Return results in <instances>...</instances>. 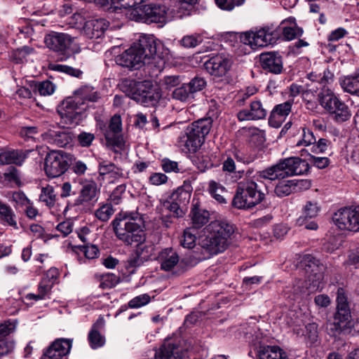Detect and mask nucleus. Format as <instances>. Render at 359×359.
<instances>
[{
  "label": "nucleus",
  "mask_w": 359,
  "mask_h": 359,
  "mask_svg": "<svg viewBox=\"0 0 359 359\" xmlns=\"http://www.w3.org/2000/svg\"><path fill=\"white\" fill-rule=\"evenodd\" d=\"M192 227L186 228L182 236L180 238V245L184 248L188 249L189 251H193L194 250H197V248L200 246V242L198 245H196V236L195 231Z\"/></svg>",
  "instance_id": "nucleus-34"
},
{
  "label": "nucleus",
  "mask_w": 359,
  "mask_h": 359,
  "mask_svg": "<svg viewBox=\"0 0 359 359\" xmlns=\"http://www.w3.org/2000/svg\"><path fill=\"white\" fill-rule=\"evenodd\" d=\"M203 37L201 34L184 36L181 40V44L185 48H194L201 43Z\"/></svg>",
  "instance_id": "nucleus-52"
},
{
  "label": "nucleus",
  "mask_w": 359,
  "mask_h": 359,
  "mask_svg": "<svg viewBox=\"0 0 359 359\" xmlns=\"http://www.w3.org/2000/svg\"><path fill=\"white\" fill-rule=\"evenodd\" d=\"M114 233L127 245H135L128 264L138 267L147 261L151 255L150 246L145 244L146 232L144 220L137 211L121 210L114 219Z\"/></svg>",
  "instance_id": "nucleus-1"
},
{
  "label": "nucleus",
  "mask_w": 359,
  "mask_h": 359,
  "mask_svg": "<svg viewBox=\"0 0 359 359\" xmlns=\"http://www.w3.org/2000/svg\"><path fill=\"white\" fill-rule=\"evenodd\" d=\"M353 208L345 207L338 210L332 216L334 224L340 230L353 232Z\"/></svg>",
  "instance_id": "nucleus-25"
},
{
  "label": "nucleus",
  "mask_w": 359,
  "mask_h": 359,
  "mask_svg": "<svg viewBox=\"0 0 359 359\" xmlns=\"http://www.w3.org/2000/svg\"><path fill=\"white\" fill-rule=\"evenodd\" d=\"M151 297L148 294H143L133 298L129 301L128 305H122L116 312L114 317H117L121 313L126 311L128 308L137 309L149 303Z\"/></svg>",
  "instance_id": "nucleus-37"
},
{
  "label": "nucleus",
  "mask_w": 359,
  "mask_h": 359,
  "mask_svg": "<svg viewBox=\"0 0 359 359\" xmlns=\"http://www.w3.org/2000/svg\"><path fill=\"white\" fill-rule=\"evenodd\" d=\"M267 115V111L263 107L259 100L250 102V109H243L237 113V118L240 121H257L264 119Z\"/></svg>",
  "instance_id": "nucleus-23"
},
{
  "label": "nucleus",
  "mask_w": 359,
  "mask_h": 359,
  "mask_svg": "<svg viewBox=\"0 0 359 359\" xmlns=\"http://www.w3.org/2000/svg\"><path fill=\"white\" fill-rule=\"evenodd\" d=\"M44 41L48 48L61 56V61L67 59L74 52L72 48L74 38L68 34L52 32L46 36Z\"/></svg>",
  "instance_id": "nucleus-14"
},
{
  "label": "nucleus",
  "mask_w": 359,
  "mask_h": 359,
  "mask_svg": "<svg viewBox=\"0 0 359 359\" xmlns=\"http://www.w3.org/2000/svg\"><path fill=\"white\" fill-rule=\"evenodd\" d=\"M14 346V344L7 339H0V357L10 353Z\"/></svg>",
  "instance_id": "nucleus-63"
},
{
  "label": "nucleus",
  "mask_w": 359,
  "mask_h": 359,
  "mask_svg": "<svg viewBox=\"0 0 359 359\" xmlns=\"http://www.w3.org/2000/svg\"><path fill=\"white\" fill-rule=\"evenodd\" d=\"M281 31L284 39L287 41H291L299 37L304 32L303 29L297 26L285 27L281 28Z\"/></svg>",
  "instance_id": "nucleus-45"
},
{
  "label": "nucleus",
  "mask_w": 359,
  "mask_h": 359,
  "mask_svg": "<svg viewBox=\"0 0 359 359\" xmlns=\"http://www.w3.org/2000/svg\"><path fill=\"white\" fill-rule=\"evenodd\" d=\"M266 141L265 134L263 130L255 128L252 130L249 137V142L256 147H261Z\"/></svg>",
  "instance_id": "nucleus-46"
},
{
  "label": "nucleus",
  "mask_w": 359,
  "mask_h": 359,
  "mask_svg": "<svg viewBox=\"0 0 359 359\" xmlns=\"http://www.w3.org/2000/svg\"><path fill=\"white\" fill-rule=\"evenodd\" d=\"M48 69L49 70L60 72L76 78H81L83 75V72L81 69L65 65L50 63Z\"/></svg>",
  "instance_id": "nucleus-39"
},
{
  "label": "nucleus",
  "mask_w": 359,
  "mask_h": 359,
  "mask_svg": "<svg viewBox=\"0 0 359 359\" xmlns=\"http://www.w3.org/2000/svg\"><path fill=\"white\" fill-rule=\"evenodd\" d=\"M233 154L238 162H241L244 164H249L257 158L256 154L239 149H235Z\"/></svg>",
  "instance_id": "nucleus-50"
},
{
  "label": "nucleus",
  "mask_w": 359,
  "mask_h": 359,
  "mask_svg": "<svg viewBox=\"0 0 359 359\" xmlns=\"http://www.w3.org/2000/svg\"><path fill=\"white\" fill-rule=\"evenodd\" d=\"M348 34L347 30L344 27H339L332 30L327 36L329 42L337 41Z\"/></svg>",
  "instance_id": "nucleus-61"
},
{
  "label": "nucleus",
  "mask_w": 359,
  "mask_h": 359,
  "mask_svg": "<svg viewBox=\"0 0 359 359\" xmlns=\"http://www.w3.org/2000/svg\"><path fill=\"white\" fill-rule=\"evenodd\" d=\"M179 262L177 252L173 251L172 248H167L161 254V269L165 271H171L175 266L177 267Z\"/></svg>",
  "instance_id": "nucleus-33"
},
{
  "label": "nucleus",
  "mask_w": 359,
  "mask_h": 359,
  "mask_svg": "<svg viewBox=\"0 0 359 359\" xmlns=\"http://www.w3.org/2000/svg\"><path fill=\"white\" fill-rule=\"evenodd\" d=\"M81 250L83 252L88 259H94L99 252L98 248L94 245H84L80 247Z\"/></svg>",
  "instance_id": "nucleus-62"
},
{
  "label": "nucleus",
  "mask_w": 359,
  "mask_h": 359,
  "mask_svg": "<svg viewBox=\"0 0 359 359\" xmlns=\"http://www.w3.org/2000/svg\"><path fill=\"white\" fill-rule=\"evenodd\" d=\"M115 62L118 65L130 69H140L142 65L144 64L137 50L135 48H133V43L122 54L116 57Z\"/></svg>",
  "instance_id": "nucleus-24"
},
{
  "label": "nucleus",
  "mask_w": 359,
  "mask_h": 359,
  "mask_svg": "<svg viewBox=\"0 0 359 359\" xmlns=\"http://www.w3.org/2000/svg\"><path fill=\"white\" fill-rule=\"evenodd\" d=\"M336 304L333 321L327 323V333L334 340H341L344 337L351 334L353 327L348 293L342 287L337 290Z\"/></svg>",
  "instance_id": "nucleus-4"
},
{
  "label": "nucleus",
  "mask_w": 359,
  "mask_h": 359,
  "mask_svg": "<svg viewBox=\"0 0 359 359\" xmlns=\"http://www.w3.org/2000/svg\"><path fill=\"white\" fill-rule=\"evenodd\" d=\"M320 105L337 123L348 121L352 113L349 107L328 88H323L318 95Z\"/></svg>",
  "instance_id": "nucleus-7"
},
{
  "label": "nucleus",
  "mask_w": 359,
  "mask_h": 359,
  "mask_svg": "<svg viewBox=\"0 0 359 359\" xmlns=\"http://www.w3.org/2000/svg\"><path fill=\"white\" fill-rule=\"evenodd\" d=\"M341 86L344 91L351 95H359V69L346 76Z\"/></svg>",
  "instance_id": "nucleus-35"
},
{
  "label": "nucleus",
  "mask_w": 359,
  "mask_h": 359,
  "mask_svg": "<svg viewBox=\"0 0 359 359\" xmlns=\"http://www.w3.org/2000/svg\"><path fill=\"white\" fill-rule=\"evenodd\" d=\"M55 85L50 81H44L35 84L34 90L41 95H50L55 91Z\"/></svg>",
  "instance_id": "nucleus-47"
},
{
  "label": "nucleus",
  "mask_w": 359,
  "mask_h": 359,
  "mask_svg": "<svg viewBox=\"0 0 359 359\" xmlns=\"http://www.w3.org/2000/svg\"><path fill=\"white\" fill-rule=\"evenodd\" d=\"M133 48L137 50L144 64L146 60H150L157 56L161 57L163 48V43L153 34H141L139 39L133 43Z\"/></svg>",
  "instance_id": "nucleus-12"
},
{
  "label": "nucleus",
  "mask_w": 359,
  "mask_h": 359,
  "mask_svg": "<svg viewBox=\"0 0 359 359\" xmlns=\"http://www.w3.org/2000/svg\"><path fill=\"white\" fill-rule=\"evenodd\" d=\"M0 215L2 219L6 222L9 226L15 229H18L17 222L15 219V214L12 209L6 204L0 201Z\"/></svg>",
  "instance_id": "nucleus-42"
},
{
  "label": "nucleus",
  "mask_w": 359,
  "mask_h": 359,
  "mask_svg": "<svg viewBox=\"0 0 359 359\" xmlns=\"http://www.w3.org/2000/svg\"><path fill=\"white\" fill-rule=\"evenodd\" d=\"M147 0H114V13H118V10H127L130 8H135L138 5L143 4Z\"/></svg>",
  "instance_id": "nucleus-43"
},
{
  "label": "nucleus",
  "mask_w": 359,
  "mask_h": 359,
  "mask_svg": "<svg viewBox=\"0 0 359 359\" xmlns=\"http://www.w3.org/2000/svg\"><path fill=\"white\" fill-rule=\"evenodd\" d=\"M215 1L220 9L231 11L236 6H243L245 0H215Z\"/></svg>",
  "instance_id": "nucleus-49"
},
{
  "label": "nucleus",
  "mask_w": 359,
  "mask_h": 359,
  "mask_svg": "<svg viewBox=\"0 0 359 359\" xmlns=\"http://www.w3.org/2000/svg\"><path fill=\"white\" fill-rule=\"evenodd\" d=\"M97 194V185L95 182L90 181L84 183L80 190V196L75 201L76 205H81L85 202L92 201Z\"/></svg>",
  "instance_id": "nucleus-32"
},
{
  "label": "nucleus",
  "mask_w": 359,
  "mask_h": 359,
  "mask_svg": "<svg viewBox=\"0 0 359 359\" xmlns=\"http://www.w3.org/2000/svg\"><path fill=\"white\" fill-rule=\"evenodd\" d=\"M112 214V205L111 203L104 204L95 212V216L101 221L109 220Z\"/></svg>",
  "instance_id": "nucleus-55"
},
{
  "label": "nucleus",
  "mask_w": 359,
  "mask_h": 359,
  "mask_svg": "<svg viewBox=\"0 0 359 359\" xmlns=\"http://www.w3.org/2000/svg\"><path fill=\"white\" fill-rule=\"evenodd\" d=\"M112 178V163L106 162H102L100 164L99 168V177L98 180L100 181H109L111 182V180Z\"/></svg>",
  "instance_id": "nucleus-48"
},
{
  "label": "nucleus",
  "mask_w": 359,
  "mask_h": 359,
  "mask_svg": "<svg viewBox=\"0 0 359 359\" xmlns=\"http://www.w3.org/2000/svg\"><path fill=\"white\" fill-rule=\"evenodd\" d=\"M255 351L257 359H288L287 353L277 345L259 344Z\"/></svg>",
  "instance_id": "nucleus-28"
},
{
  "label": "nucleus",
  "mask_w": 359,
  "mask_h": 359,
  "mask_svg": "<svg viewBox=\"0 0 359 359\" xmlns=\"http://www.w3.org/2000/svg\"><path fill=\"white\" fill-rule=\"evenodd\" d=\"M208 191L210 196L219 203L226 204L227 203L225 198L222 195V193L226 191V188L219 182L210 180L208 183Z\"/></svg>",
  "instance_id": "nucleus-38"
},
{
  "label": "nucleus",
  "mask_w": 359,
  "mask_h": 359,
  "mask_svg": "<svg viewBox=\"0 0 359 359\" xmlns=\"http://www.w3.org/2000/svg\"><path fill=\"white\" fill-rule=\"evenodd\" d=\"M207 86L205 79L200 76H195L188 83H184L174 89L172 97L180 102L194 100L198 93L202 92Z\"/></svg>",
  "instance_id": "nucleus-15"
},
{
  "label": "nucleus",
  "mask_w": 359,
  "mask_h": 359,
  "mask_svg": "<svg viewBox=\"0 0 359 359\" xmlns=\"http://www.w3.org/2000/svg\"><path fill=\"white\" fill-rule=\"evenodd\" d=\"M298 268L304 271L306 278L311 286L313 288L320 286L323 279V265L319 259L310 254L304 255L298 263Z\"/></svg>",
  "instance_id": "nucleus-13"
},
{
  "label": "nucleus",
  "mask_w": 359,
  "mask_h": 359,
  "mask_svg": "<svg viewBox=\"0 0 359 359\" xmlns=\"http://www.w3.org/2000/svg\"><path fill=\"white\" fill-rule=\"evenodd\" d=\"M321 208L318 202L308 201L302 209V214L297 219V224L309 230H317L318 224L316 221Z\"/></svg>",
  "instance_id": "nucleus-18"
},
{
  "label": "nucleus",
  "mask_w": 359,
  "mask_h": 359,
  "mask_svg": "<svg viewBox=\"0 0 359 359\" xmlns=\"http://www.w3.org/2000/svg\"><path fill=\"white\" fill-rule=\"evenodd\" d=\"M43 140L58 147L72 146L73 140L72 134L62 130H48L43 135Z\"/></svg>",
  "instance_id": "nucleus-30"
},
{
  "label": "nucleus",
  "mask_w": 359,
  "mask_h": 359,
  "mask_svg": "<svg viewBox=\"0 0 359 359\" xmlns=\"http://www.w3.org/2000/svg\"><path fill=\"white\" fill-rule=\"evenodd\" d=\"M168 176L162 172H153L149 177V182L155 186L165 184L168 182Z\"/></svg>",
  "instance_id": "nucleus-59"
},
{
  "label": "nucleus",
  "mask_w": 359,
  "mask_h": 359,
  "mask_svg": "<svg viewBox=\"0 0 359 359\" xmlns=\"http://www.w3.org/2000/svg\"><path fill=\"white\" fill-rule=\"evenodd\" d=\"M231 65L232 62L231 59L225 54L212 55L205 61L203 64L207 72L216 78H221L225 76L230 70Z\"/></svg>",
  "instance_id": "nucleus-17"
},
{
  "label": "nucleus",
  "mask_w": 359,
  "mask_h": 359,
  "mask_svg": "<svg viewBox=\"0 0 359 359\" xmlns=\"http://www.w3.org/2000/svg\"><path fill=\"white\" fill-rule=\"evenodd\" d=\"M259 58V66L265 72L279 74L283 72V57L278 52H264Z\"/></svg>",
  "instance_id": "nucleus-19"
},
{
  "label": "nucleus",
  "mask_w": 359,
  "mask_h": 359,
  "mask_svg": "<svg viewBox=\"0 0 359 359\" xmlns=\"http://www.w3.org/2000/svg\"><path fill=\"white\" fill-rule=\"evenodd\" d=\"M311 163L318 169H325L330 164V159L327 157H318L309 154Z\"/></svg>",
  "instance_id": "nucleus-56"
},
{
  "label": "nucleus",
  "mask_w": 359,
  "mask_h": 359,
  "mask_svg": "<svg viewBox=\"0 0 359 359\" xmlns=\"http://www.w3.org/2000/svg\"><path fill=\"white\" fill-rule=\"evenodd\" d=\"M213 120L206 117L194 121L185 130L184 146L190 153H195L201 148L205 136L210 133Z\"/></svg>",
  "instance_id": "nucleus-9"
},
{
  "label": "nucleus",
  "mask_w": 359,
  "mask_h": 359,
  "mask_svg": "<svg viewBox=\"0 0 359 359\" xmlns=\"http://www.w3.org/2000/svg\"><path fill=\"white\" fill-rule=\"evenodd\" d=\"M99 97L93 87L82 86L75 90L73 96L67 97L61 102L57 111L64 123L78 124L81 111L86 109L88 102H95Z\"/></svg>",
  "instance_id": "nucleus-3"
},
{
  "label": "nucleus",
  "mask_w": 359,
  "mask_h": 359,
  "mask_svg": "<svg viewBox=\"0 0 359 359\" xmlns=\"http://www.w3.org/2000/svg\"><path fill=\"white\" fill-rule=\"evenodd\" d=\"M88 340L90 347L93 349L102 346L105 341L104 337L95 329L90 330Z\"/></svg>",
  "instance_id": "nucleus-44"
},
{
  "label": "nucleus",
  "mask_w": 359,
  "mask_h": 359,
  "mask_svg": "<svg viewBox=\"0 0 359 359\" xmlns=\"http://www.w3.org/2000/svg\"><path fill=\"white\" fill-rule=\"evenodd\" d=\"M119 90L144 107L156 106L161 96V90L152 81H142L130 78L122 79L118 84Z\"/></svg>",
  "instance_id": "nucleus-5"
},
{
  "label": "nucleus",
  "mask_w": 359,
  "mask_h": 359,
  "mask_svg": "<svg viewBox=\"0 0 359 359\" xmlns=\"http://www.w3.org/2000/svg\"><path fill=\"white\" fill-rule=\"evenodd\" d=\"M253 169H248L245 172V179L238 184L231 201L232 208L252 210L256 205L265 203V194L258 189L255 177L256 173L253 175Z\"/></svg>",
  "instance_id": "nucleus-6"
},
{
  "label": "nucleus",
  "mask_w": 359,
  "mask_h": 359,
  "mask_svg": "<svg viewBox=\"0 0 359 359\" xmlns=\"http://www.w3.org/2000/svg\"><path fill=\"white\" fill-rule=\"evenodd\" d=\"M72 162L70 154L63 151H52L47 154L44 160V170L46 175L55 178L63 175Z\"/></svg>",
  "instance_id": "nucleus-11"
},
{
  "label": "nucleus",
  "mask_w": 359,
  "mask_h": 359,
  "mask_svg": "<svg viewBox=\"0 0 359 359\" xmlns=\"http://www.w3.org/2000/svg\"><path fill=\"white\" fill-rule=\"evenodd\" d=\"M255 177H256V181L258 182H261L262 179L271 181L277 179H283L278 163L262 171H257Z\"/></svg>",
  "instance_id": "nucleus-36"
},
{
  "label": "nucleus",
  "mask_w": 359,
  "mask_h": 359,
  "mask_svg": "<svg viewBox=\"0 0 359 359\" xmlns=\"http://www.w3.org/2000/svg\"><path fill=\"white\" fill-rule=\"evenodd\" d=\"M316 142V137L313 132L309 129H303V138L302 140L297 143V146L304 144L309 146Z\"/></svg>",
  "instance_id": "nucleus-60"
},
{
  "label": "nucleus",
  "mask_w": 359,
  "mask_h": 359,
  "mask_svg": "<svg viewBox=\"0 0 359 359\" xmlns=\"http://www.w3.org/2000/svg\"><path fill=\"white\" fill-rule=\"evenodd\" d=\"M236 226L226 220H215L206 227L207 234L200 239L198 249L204 250L208 255L224 252L231 243Z\"/></svg>",
  "instance_id": "nucleus-2"
},
{
  "label": "nucleus",
  "mask_w": 359,
  "mask_h": 359,
  "mask_svg": "<svg viewBox=\"0 0 359 359\" xmlns=\"http://www.w3.org/2000/svg\"><path fill=\"white\" fill-rule=\"evenodd\" d=\"M109 26V22L104 19L90 20L85 22L83 32L89 39H98Z\"/></svg>",
  "instance_id": "nucleus-29"
},
{
  "label": "nucleus",
  "mask_w": 359,
  "mask_h": 359,
  "mask_svg": "<svg viewBox=\"0 0 359 359\" xmlns=\"http://www.w3.org/2000/svg\"><path fill=\"white\" fill-rule=\"evenodd\" d=\"M255 35L254 32L250 31L244 33H241L239 35L240 41L245 45H249L251 47L255 46Z\"/></svg>",
  "instance_id": "nucleus-64"
},
{
  "label": "nucleus",
  "mask_w": 359,
  "mask_h": 359,
  "mask_svg": "<svg viewBox=\"0 0 359 359\" xmlns=\"http://www.w3.org/2000/svg\"><path fill=\"white\" fill-rule=\"evenodd\" d=\"M278 163L283 179L294 175L307 174L310 170L309 163L298 156L282 158Z\"/></svg>",
  "instance_id": "nucleus-16"
},
{
  "label": "nucleus",
  "mask_w": 359,
  "mask_h": 359,
  "mask_svg": "<svg viewBox=\"0 0 359 359\" xmlns=\"http://www.w3.org/2000/svg\"><path fill=\"white\" fill-rule=\"evenodd\" d=\"M77 140L80 146L83 147H88L95 140V135L91 133L81 132L78 135Z\"/></svg>",
  "instance_id": "nucleus-58"
},
{
  "label": "nucleus",
  "mask_w": 359,
  "mask_h": 359,
  "mask_svg": "<svg viewBox=\"0 0 359 359\" xmlns=\"http://www.w3.org/2000/svg\"><path fill=\"white\" fill-rule=\"evenodd\" d=\"M210 256L205 252L204 250L198 249L189 251L181 259H179V262L177 265V270L175 272L177 275H180L187 271L190 268L196 266L199 262L209 258Z\"/></svg>",
  "instance_id": "nucleus-22"
},
{
  "label": "nucleus",
  "mask_w": 359,
  "mask_h": 359,
  "mask_svg": "<svg viewBox=\"0 0 359 359\" xmlns=\"http://www.w3.org/2000/svg\"><path fill=\"white\" fill-rule=\"evenodd\" d=\"M161 166L162 170L166 173L171 172L178 173L181 171V169L178 166V163L168 158H164L161 161Z\"/></svg>",
  "instance_id": "nucleus-54"
},
{
  "label": "nucleus",
  "mask_w": 359,
  "mask_h": 359,
  "mask_svg": "<svg viewBox=\"0 0 359 359\" xmlns=\"http://www.w3.org/2000/svg\"><path fill=\"white\" fill-rule=\"evenodd\" d=\"M98 125L104 135L107 146H112V118L109 120L107 126L102 121L99 122Z\"/></svg>",
  "instance_id": "nucleus-53"
},
{
  "label": "nucleus",
  "mask_w": 359,
  "mask_h": 359,
  "mask_svg": "<svg viewBox=\"0 0 359 359\" xmlns=\"http://www.w3.org/2000/svg\"><path fill=\"white\" fill-rule=\"evenodd\" d=\"M39 200L41 202L44 203L48 207H53L57 201V194L55 192L53 187L47 185L43 187L39 196Z\"/></svg>",
  "instance_id": "nucleus-40"
},
{
  "label": "nucleus",
  "mask_w": 359,
  "mask_h": 359,
  "mask_svg": "<svg viewBox=\"0 0 359 359\" xmlns=\"http://www.w3.org/2000/svg\"><path fill=\"white\" fill-rule=\"evenodd\" d=\"M255 41L254 44L256 47H264L269 45L267 37L266 27L262 28L259 30L254 32Z\"/></svg>",
  "instance_id": "nucleus-51"
},
{
  "label": "nucleus",
  "mask_w": 359,
  "mask_h": 359,
  "mask_svg": "<svg viewBox=\"0 0 359 359\" xmlns=\"http://www.w3.org/2000/svg\"><path fill=\"white\" fill-rule=\"evenodd\" d=\"M187 350H180L171 342H165L155 353L156 359H189Z\"/></svg>",
  "instance_id": "nucleus-26"
},
{
  "label": "nucleus",
  "mask_w": 359,
  "mask_h": 359,
  "mask_svg": "<svg viewBox=\"0 0 359 359\" xmlns=\"http://www.w3.org/2000/svg\"><path fill=\"white\" fill-rule=\"evenodd\" d=\"M167 7L163 4H140L133 10L131 15L136 22L148 25L161 24L162 27L167 21Z\"/></svg>",
  "instance_id": "nucleus-10"
},
{
  "label": "nucleus",
  "mask_w": 359,
  "mask_h": 359,
  "mask_svg": "<svg viewBox=\"0 0 359 359\" xmlns=\"http://www.w3.org/2000/svg\"><path fill=\"white\" fill-rule=\"evenodd\" d=\"M292 104L293 100H287L275 105L269 115V126L276 128L280 127L283 121L281 118H285L291 112Z\"/></svg>",
  "instance_id": "nucleus-27"
},
{
  "label": "nucleus",
  "mask_w": 359,
  "mask_h": 359,
  "mask_svg": "<svg viewBox=\"0 0 359 359\" xmlns=\"http://www.w3.org/2000/svg\"><path fill=\"white\" fill-rule=\"evenodd\" d=\"M72 344V339H57L46 350L41 359H67Z\"/></svg>",
  "instance_id": "nucleus-20"
},
{
  "label": "nucleus",
  "mask_w": 359,
  "mask_h": 359,
  "mask_svg": "<svg viewBox=\"0 0 359 359\" xmlns=\"http://www.w3.org/2000/svg\"><path fill=\"white\" fill-rule=\"evenodd\" d=\"M274 192L280 198L295 192L294 180L279 182L275 187Z\"/></svg>",
  "instance_id": "nucleus-41"
},
{
  "label": "nucleus",
  "mask_w": 359,
  "mask_h": 359,
  "mask_svg": "<svg viewBox=\"0 0 359 359\" xmlns=\"http://www.w3.org/2000/svg\"><path fill=\"white\" fill-rule=\"evenodd\" d=\"M192 191L193 187L189 180L184 181L182 186L173 190L163 203V208L169 212L167 217L180 218L185 215Z\"/></svg>",
  "instance_id": "nucleus-8"
},
{
  "label": "nucleus",
  "mask_w": 359,
  "mask_h": 359,
  "mask_svg": "<svg viewBox=\"0 0 359 359\" xmlns=\"http://www.w3.org/2000/svg\"><path fill=\"white\" fill-rule=\"evenodd\" d=\"M189 217L191 227L194 229H200L209 222L210 214L203 207L199 199L194 197L192 200Z\"/></svg>",
  "instance_id": "nucleus-21"
},
{
  "label": "nucleus",
  "mask_w": 359,
  "mask_h": 359,
  "mask_svg": "<svg viewBox=\"0 0 359 359\" xmlns=\"http://www.w3.org/2000/svg\"><path fill=\"white\" fill-rule=\"evenodd\" d=\"M113 144H114V159H116L117 154H119V153L116 151L115 149L116 147L119 149L121 151L125 150L126 147V141L124 140L123 136L122 135H120L119 133H114V137H113ZM121 154H120L121 155Z\"/></svg>",
  "instance_id": "nucleus-57"
},
{
  "label": "nucleus",
  "mask_w": 359,
  "mask_h": 359,
  "mask_svg": "<svg viewBox=\"0 0 359 359\" xmlns=\"http://www.w3.org/2000/svg\"><path fill=\"white\" fill-rule=\"evenodd\" d=\"M26 154L21 150H9L0 152V165L15 164L22 165Z\"/></svg>",
  "instance_id": "nucleus-31"
}]
</instances>
